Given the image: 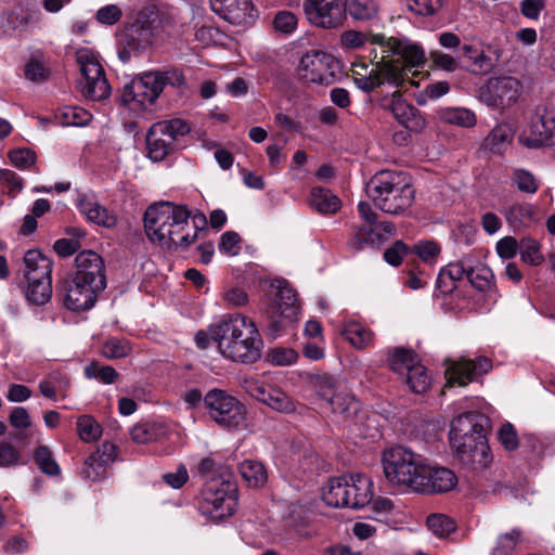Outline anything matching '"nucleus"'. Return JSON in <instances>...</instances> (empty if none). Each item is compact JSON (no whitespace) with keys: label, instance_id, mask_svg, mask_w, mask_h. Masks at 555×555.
I'll list each match as a JSON object with an SVG mask.
<instances>
[{"label":"nucleus","instance_id":"obj_1","mask_svg":"<svg viewBox=\"0 0 555 555\" xmlns=\"http://www.w3.org/2000/svg\"><path fill=\"white\" fill-rule=\"evenodd\" d=\"M191 211L183 205L162 202L151 205L144 214V228L150 241L164 248H186L195 242L207 223L205 215L197 214L190 223Z\"/></svg>","mask_w":555,"mask_h":555},{"label":"nucleus","instance_id":"obj_2","mask_svg":"<svg viewBox=\"0 0 555 555\" xmlns=\"http://www.w3.org/2000/svg\"><path fill=\"white\" fill-rule=\"evenodd\" d=\"M210 331L212 340L224 358L240 363H254L260 359L262 339L249 318L231 314L212 324Z\"/></svg>","mask_w":555,"mask_h":555},{"label":"nucleus","instance_id":"obj_3","mask_svg":"<svg viewBox=\"0 0 555 555\" xmlns=\"http://www.w3.org/2000/svg\"><path fill=\"white\" fill-rule=\"evenodd\" d=\"M365 191L374 205L389 215L403 214L413 204L415 195L410 178L403 172L392 170L374 175Z\"/></svg>","mask_w":555,"mask_h":555},{"label":"nucleus","instance_id":"obj_4","mask_svg":"<svg viewBox=\"0 0 555 555\" xmlns=\"http://www.w3.org/2000/svg\"><path fill=\"white\" fill-rule=\"evenodd\" d=\"M383 470L388 485L398 490L423 489L425 463L421 455L403 447H395L383 454Z\"/></svg>","mask_w":555,"mask_h":555},{"label":"nucleus","instance_id":"obj_5","mask_svg":"<svg viewBox=\"0 0 555 555\" xmlns=\"http://www.w3.org/2000/svg\"><path fill=\"white\" fill-rule=\"evenodd\" d=\"M237 506V486L230 473L210 477L202 491L199 508L212 519L231 516Z\"/></svg>","mask_w":555,"mask_h":555},{"label":"nucleus","instance_id":"obj_6","mask_svg":"<svg viewBox=\"0 0 555 555\" xmlns=\"http://www.w3.org/2000/svg\"><path fill=\"white\" fill-rule=\"evenodd\" d=\"M25 296L35 305H44L52 296V260L31 249L24 256Z\"/></svg>","mask_w":555,"mask_h":555},{"label":"nucleus","instance_id":"obj_7","mask_svg":"<svg viewBox=\"0 0 555 555\" xmlns=\"http://www.w3.org/2000/svg\"><path fill=\"white\" fill-rule=\"evenodd\" d=\"M352 79L358 89L370 93L384 83L399 87L403 83V69L398 62L392 59L382 57L372 68L362 62L352 64Z\"/></svg>","mask_w":555,"mask_h":555},{"label":"nucleus","instance_id":"obj_8","mask_svg":"<svg viewBox=\"0 0 555 555\" xmlns=\"http://www.w3.org/2000/svg\"><path fill=\"white\" fill-rule=\"evenodd\" d=\"M168 82L166 74L144 73L124 87L121 102L133 112H142L155 103Z\"/></svg>","mask_w":555,"mask_h":555},{"label":"nucleus","instance_id":"obj_9","mask_svg":"<svg viewBox=\"0 0 555 555\" xmlns=\"http://www.w3.org/2000/svg\"><path fill=\"white\" fill-rule=\"evenodd\" d=\"M81 79L79 82L82 95L92 101L106 99L111 88L99 61V55L90 49L82 48L76 52Z\"/></svg>","mask_w":555,"mask_h":555},{"label":"nucleus","instance_id":"obj_10","mask_svg":"<svg viewBox=\"0 0 555 555\" xmlns=\"http://www.w3.org/2000/svg\"><path fill=\"white\" fill-rule=\"evenodd\" d=\"M204 404L209 416L220 426L238 429L245 426L244 405L222 389H211L204 396Z\"/></svg>","mask_w":555,"mask_h":555},{"label":"nucleus","instance_id":"obj_11","mask_svg":"<svg viewBox=\"0 0 555 555\" xmlns=\"http://www.w3.org/2000/svg\"><path fill=\"white\" fill-rule=\"evenodd\" d=\"M372 44L379 46L384 57L398 62L403 69V81L406 73L412 68L424 65L426 57L424 49L416 42L406 38H386L384 35H373L370 38Z\"/></svg>","mask_w":555,"mask_h":555},{"label":"nucleus","instance_id":"obj_12","mask_svg":"<svg viewBox=\"0 0 555 555\" xmlns=\"http://www.w3.org/2000/svg\"><path fill=\"white\" fill-rule=\"evenodd\" d=\"M339 69V62L333 54L312 50L301 56L297 74L305 82L330 86L336 81Z\"/></svg>","mask_w":555,"mask_h":555},{"label":"nucleus","instance_id":"obj_13","mask_svg":"<svg viewBox=\"0 0 555 555\" xmlns=\"http://www.w3.org/2000/svg\"><path fill=\"white\" fill-rule=\"evenodd\" d=\"M390 369L397 373L415 393L425 392L430 385V377L418 357L404 348H396L389 353Z\"/></svg>","mask_w":555,"mask_h":555},{"label":"nucleus","instance_id":"obj_14","mask_svg":"<svg viewBox=\"0 0 555 555\" xmlns=\"http://www.w3.org/2000/svg\"><path fill=\"white\" fill-rule=\"evenodd\" d=\"M189 131V125L179 118L155 122L146 134L147 156L153 162H162L171 151L177 138Z\"/></svg>","mask_w":555,"mask_h":555},{"label":"nucleus","instance_id":"obj_15","mask_svg":"<svg viewBox=\"0 0 555 555\" xmlns=\"http://www.w3.org/2000/svg\"><path fill=\"white\" fill-rule=\"evenodd\" d=\"M522 92V83L513 76L491 77L479 89V99L488 106L505 108L515 104Z\"/></svg>","mask_w":555,"mask_h":555},{"label":"nucleus","instance_id":"obj_16","mask_svg":"<svg viewBox=\"0 0 555 555\" xmlns=\"http://www.w3.org/2000/svg\"><path fill=\"white\" fill-rule=\"evenodd\" d=\"M302 9L312 25L325 29L338 27L345 17V0H306Z\"/></svg>","mask_w":555,"mask_h":555},{"label":"nucleus","instance_id":"obj_17","mask_svg":"<svg viewBox=\"0 0 555 555\" xmlns=\"http://www.w3.org/2000/svg\"><path fill=\"white\" fill-rule=\"evenodd\" d=\"M555 118L537 114L520 129L518 142L528 150H538L553 143Z\"/></svg>","mask_w":555,"mask_h":555},{"label":"nucleus","instance_id":"obj_18","mask_svg":"<svg viewBox=\"0 0 555 555\" xmlns=\"http://www.w3.org/2000/svg\"><path fill=\"white\" fill-rule=\"evenodd\" d=\"M492 369V361L487 357H478L475 360L461 358L449 361L446 374L448 384L453 386H466L479 376L487 374Z\"/></svg>","mask_w":555,"mask_h":555},{"label":"nucleus","instance_id":"obj_19","mask_svg":"<svg viewBox=\"0 0 555 555\" xmlns=\"http://www.w3.org/2000/svg\"><path fill=\"white\" fill-rule=\"evenodd\" d=\"M72 278L82 283L88 282L93 287L103 291L106 287L104 260L95 251H80L75 258Z\"/></svg>","mask_w":555,"mask_h":555},{"label":"nucleus","instance_id":"obj_20","mask_svg":"<svg viewBox=\"0 0 555 555\" xmlns=\"http://www.w3.org/2000/svg\"><path fill=\"white\" fill-rule=\"evenodd\" d=\"M245 389L251 397L272 410L281 413H292L296 410L295 401L281 388L249 378L245 380Z\"/></svg>","mask_w":555,"mask_h":555},{"label":"nucleus","instance_id":"obj_21","mask_svg":"<svg viewBox=\"0 0 555 555\" xmlns=\"http://www.w3.org/2000/svg\"><path fill=\"white\" fill-rule=\"evenodd\" d=\"M487 418L477 412H467L459 415L451 423L450 441L454 449L460 444L475 442L478 436L485 435Z\"/></svg>","mask_w":555,"mask_h":555},{"label":"nucleus","instance_id":"obj_22","mask_svg":"<svg viewBox=\"0 0 555 555\" xmlns=\"http://www.w3.org/2000/svg\"><path fill=\"white\" fill-rule=\"evenodd\" d=\"M299 310L295 292L287 285L279 287L271 307V323L269 334L275 337L284 326V321H292Z\"/></svg>","mask_w":555,"mask_h":555},{"label":"nucleus","instance_id":"obj_23","mask_svg":"<svg viewBox=\"0 0 555 555\" xmlns=\"http://www.w3.org/2000/svg\"><path fill=\"white\" fill-rule=\"evenodd\" d=\"M395 224L388 221L377 222L372 225H358L353 228V233L348 242L350 249L359 251L365 246H379L390 236L395 235Z\"/></svg>","mask_w":555,"mask_h":555},{"label":"nucleus","instance_id":"obj_24","mask_svg":"<svg viewBox=\"0 0 555 555\" xmlns=\"http://www.w3.org/2000/svg\"><path fill=\"white\" fill-rule=\"evenodd\" d=\"M101 291L88 282L82 283L70 278L65 282L63 289L64 306L73 311L88 310L94 306L96 294Z\"/></svg>","mask_w":555,"mask_h":555},{"label":"nucleus","instance_id":"obj_25","mask_svg":"<svg viewBox=\"0 0 555 555\" xmlns=\"http://www.w3.org/2000/svg\"><path fill=\"white\" fill-rule=\"evenodd\" d=\"M211 10L233 25L254 22V7L250 0H209Z\"/></svg>","mask_w":555,"mask_h":555},{"label":"nucleus","instance_id":"obj_26","mask_svg":"<svg viewBox=\"0 0 555 555\" xmlns=\"http://www.w3.org/2000/svg\"><path fill=\"white\" fill-rule=\"evenodd\" d=\"M455 450L462 463L474 470L485 469L492 462L486 436H478L475 442L462 443Z\"/></svg>","mask_w":555,"mask_h":555},{"label":"nucleus","instance_id":"obj_27","mask_svg":"<svg viewBox=\"0 0 555 555\" xmlns=\"http://www.w3.org/2000/svg\"><path fill=\"white\" fill-rule=\"evenodd\" d=\"M351 508H362L373 499V481L363 474L345 475Z\"/></svg>","mask_w":555,"mask_h":555},{"label":"nucleus","instance_id":"obj_28","mask_svg":"<svg viewBox=\"0 0 555 555\" xmlns=\"http://www.w3.org/2000/svg\"><path fill=\"white\" fill-rule=\"evenodd\" d=\"M389 108L393 117L410 131L417 132L423 129L425 121L418 111L395 92L391 95Z\"/></svg>","mask_w":555,"mask_h":555},{"label":"nucleus","instance_id":"obj_29","mask_svg":"<svg viewBox=\"0 0 555 555\" xmlns=\"http://www.w3.org/2000/svg\"><path fill=\"white\" fill-rule=\"evenodd\" d=\"M77 207L89 221L98 225L113 228L117 223L116 217L100 205L91 194H80L77 199Z\"/></svg>","mask_w":555,"mask_h":555},{"label":"nucleus","instance_id":"obj_30","mask_svg":"<svg viewBox=\"0 0 555 555\" xmlns=\"http://www.w3.org/2000/svg\"><path fill=\"white\" fill-rule=\"evenodd\" d=\"M424 486L416 492H447L452 490L457 481L455 474L444 467H430L425 465Z\"/></svg>","mask_w":555,"mask_h":555},{"label":"nucleus","instance_id":"obj_31","mask_svg":"<svg viewBox=\"0 0 555 555\" xmlns=\"http://www.w3.org/2000/svg\"><path fill=\"white\" fill-rule=\"evenodd\" d=\"M152 33L133 22L118 35V42L124 47V50L119 52L120 57L128 59L130 52L145 48L152 42Z\"/></svg>","mask_w":555,"mask_h":555},{"label":"nucleus","instance_id":"obj_32","mask_svg":"<svg viewBox=\"0 0 555 555\" xmlns=\"http://www.w3.org/2000/svg\"><path fill=\"white\" fill-rule=\"evenodd\" d=\"M467 279L475 289L485 293L488 309L496 302L499 295L494 275L488 267L480 264L470 268Z\"/></svg>","mask_w":555,"mask_h":555},{"label":"nucleus","instance_id":"obj_33","mask_svg":"<svg viewBox=\"0 0 555 555\" xmlns=\"http://www.w3.org/2000/svg\"><path fill=\"white\" fill-rule=\"evenodd\" d=\"M506 220L516 230L528 229L535 224L539 217V209L530 203L513 204L506 211Z\"/></svg>","mask_w":555,"mask_h":555},{"label":"nucleus","instance_id":"obj_34","mask_svg":"<svg viewBox=\"0 0 555 555\" xmlns=\"http://www.w3.org/2000/svg\"><path fill=\"white\" fill-rule=\"evenodd\" d=\"M513 141V131L509 125H496L482 142V149L493 155H502Z\"/></svg>","mask_w":555,"mask_h":555},{"label":"nucleus","instance_id":"obj_35","mask_svg":"<svg viewBox=\"0 0 555 555\" xmlns=\"http://www.w3.org/2000/svg\"><path fill=\"white\" fill-rule=\"evenodd\" d=\"M322 500L332 507H349L345 476L327 481L322 490Z\"/></svg>","mask_w":555,"mask_h":555},{"label":"nucleus","instance_id":"obj_36","mask_svg":"<svg viewBox=\"0 0 555 555\" xmlns=\"http://www.w3.org/2000/svg\"><path fill=\"white\" fill-rule=\"evenodd\" d=\"M38 23V12L21 4L14 5L7 15L8 27L18 33H23Z\"/></svg>","mask_w":555,"mask_h":555},{"label":"nucleus","instance_id":"obj_37","mask_svg":"<svg viewBox=\"0 0 555 555\" xmlns=\"http://www.w3.org/2000/svg\"><path fill=\"white\" fill-rule=\"evenodd\" d=\"M470 267L466 266L465 259L456 262H451L442 268L437 278V287L442 292L448 293L454 289V282L467 276Z\"/></svg>","mask_w":555,"mask_h":555},{"label":"nucleus","instance_id":"obj_38","mask_svg":"<svg viewBox=\"0 0 555 555\" xmlns=\"http://www.w3.org/2000/svg\"><path fill=\"white\" fill-rule=\"evenodd\" d=\"M310 204L320 214H335L340 208V199L330 190L314 186L310 192Z\"/></svg>","mask_w":555,"mask_h":555},{"label":"nucleus","instance_id":"obj_39","mask_svg":"<svg viewBox=\"0 0 555 555\" xmlns=\"http://www.w3.org/2000/svg\"><path fill=\"white\" fill-rule=\"evenodd\" d=\"M340 333L357 349L366 348L373 341V333L356 321L346 322Z\"/></svg>","mask_w":555,"mask_h":555},{"label":"nucleus","instance_id":"obj_40","mask_svg":"<svg viewBox=\"0 0 555 555\" xmlns=\"http://www.w3.org/2000/svg\"><path fill=\"white\" fill-rule=\"evenodd\" d=\"M54 116L61 126L82 127L92 119V115L85 108L69 105L57 108Z\"/></svg>","mask_w":555,"mask_h":555},{"label":"nucleus","instance_id":"obj_41","mask_svg":"<svg viewBox=\"0 0 555 555\" xmlns=\"http://www.w3.org/2000/svg\"><path fill=\"white\" fill-rule=\"evenodd\" d=\"M328 405L333 413L339 414L347 420L357 417L361 409V403L345 390L337 392Z\"/></svg>","mask_w":555,"mask_h":555},{"label":"nucleus","instance_id":"obj_42","mask_svg":"<svg viewBox=\"0 0 555 555\" xmlns=\"http://www.w3.org/2000/svg\"><path fill=\"white\" fill-rule=\"evenodd\" d=\"M438 118L444 122L459 127L470 128L476 124L475 114L463 107H444L438 111Z\"/></svg>","mask_w":555,"mask_h":555},{"label":"nucleus","instance_id":"obj_43","mask_svg":"<svg viewBox=\"0 0 555 555\" xmlns=\"http://www.w3.org/2000/svg\"><path fill=\"white\" fill-rule=\"evenodd\" d=\"M166 434L163 424L146 422L137 424L130 431L131 438L138 443H150L158 440Z\"/></svg>","mask_w":555,"mask_h":555},{"label":"nucleus","instance_id":"obj_44","mask_svg":"<svg viewBox=\"0 0 555 555\" xmlns=\"http://www.w3.org/2000/svg\"><path fill=\"white\" fill-rule=\"evenodd\" d=\"M358 21L374 18L378 13V4L375 0H345V13Z\"/></svg>","mask_w":555,"mask_h":555},{"label":"nucleus","instance_id":"obj_45","mask_svg":"<svg viewBox=\"0 0 555 555\" xmlns=\"http://www.w3.org/2000/svg\"><path fill=\"white\" fill-rule=\"evenodd\" d=\"M240 473L244 480L254 488L262 487L268 479L264 466L257 461L247 460L240 465Z\"/></svg>","mask_w":555,"mask_h":555},{"label":"nucleus","instance_id":"obj_46","mask_svg":"<svg viewBox=\"0 0 555 555\" xmlns=\"http://www.w3.org/2000/svg\"><path fill=\"white\" fill-rule=\"evenodd\" d=\"M522 542L524 537L519 529H513L509 532L502 533L498 537L491 555H513Z\"/></svg>","mask_w":555,"mask_h":555},{"label":"nucleus","instance_id":"obj_47","mask_svg":"<svg viewBox=\"0 0 555 555\" xmlns=\"http://www.w3.org/2000/svg\"><path fill=\"white\" fill-rule=\"evenodd\" d=\"M518 251L520 259L532 267H538L544 261V256L541 253V244L533 237H522L519 241Z\"/></svg>","mask_w":555,"mask_h":555},{"label":"nucleus","instance_id":"obj_48","mask_svg":"<svg viewBox=\"0 0 555 555\" xmlns=\"http://www.w3.org/2000/svg\"><path fill=\"white\" fill-rule=\"evenodd\" d=\"M134 22L143 26L149 33H152V38L157 36L160 30L165 28L164 18L158 11L153 9L142 10Z\"/></svg>","mask_w":555,"mask_h":555},{"label":"nucleus","instance_id":"obj_49","mask_svg":"<svg viewBox=\"0 0 555 555\" xmlns=\"http://www.w3.org/2000/svg\"><path fill=\"white\" fill-rule=\"evenodd\" d=\"M77 433L85 442L98 440L102 435L100 424L90 415H82L77 420Z\"/></svg>","mask_w":555,"mask_h":555},{"label":"nucleus","instance_id":"obj_50","mask_svg":"<svg viewBox=\"0 0 555 555\" xmlns=\"http://www.w3.org/2000/svg\"><path fill=\"white\" fill-rule=\"evenodd\" d=\"M35 462L43 474L57 476L61 473L53 452L46 446H39L35 451Z\"/></svg>","mask_w":555,"mask_h":555},{"label":"nucleus","instance_id":"obj_51","mask_svg":"<svg viewBox=\"0 0 555 555\" xmlns=\"http://www.w3.org/2000/svg\"><path fill=\"white\" fill-rule=\"evenodd\" d=\"M512 181L518 191L527 194H534L540 188V183L535 176L526 169L516 168L512 173Z\"/></svg>","mask_w":555,"mask_h":555},{"label":"nucleus","instance_id":"obj_52","mask_svg":"<svg viewBox=\"0 0 555 555\" xmlns=\"http://www.w3.org/2000/svg\"><path fill=\"white\" fill-rule=\"evenodd\" d=\"M462 52L464 56L472 62L473 72L487 74L491 70V60L483 53V51L478 50L473 46L465 44L462 47Z\"/></svg>","mask_w":555,"mask_h":555},{"label":"nucleus","instance_id":"obj_53","mask_svg":"<svg viewBox=\"0 0 555 555\" xmlns=\"http://www.w3.org/2000/svg\"><path fill=\"white\" fill-rule=\"evenodd\" d=\"M428 529L437 537L444 538L455 530V522L444 514H431L427 517Z\"/></svg>","mask_w":555,"mask_h":555},{"label":"nucleus","instance_id":"obj_54","mask_svg":"<svg viewBox=\"0 0 555 555\" xmlns=\"http://www.w3.org/2000/svg\"><path fill=\"white\" fill-rule=\"evenodd\" d=\"M85 376L89 379H99L103 384H113L119 376L117 371L109 365H99L98 363H90L83 369Z\"/></svg>","mask_w":555,"mask_h":555},{"label":"nucleus","instance_id":"obj_55","mask_svg":"<svg viewBox=\"0 0 555 555\" xmlns=\"http://www.w3.org/2000/svg\"><path fill=\"white\" fill-rule=\"evenodd\" d=\"M412 253L423 262L434 264L441 253V247L435 241H420L413 245Z\"/></svg>","mask_w":555,"mask_h":555},{"label":"nucleus","instance_id":"obj_56","mask_svg":"<svg viewBox=\"0 0 555 555\" xmlns=\"http://www.w3.org/2000/svg\"><path fill=\"white\" fill-rule=\"evenodd\" d=\"M131 352V345L124 338H111L102 346V354L107 359L125 358Z\"/></svg>","mask_w":555,"mask_h":555},{"label":"nucleus","instance_id":"obj_57","mask_svg":"<svg viewBox=\"0 0 555 555\" xmlns=\"http://www.w3.org/2000/svg\"><path fill=\"white\" fill-rule=\"evenodd\" d=\"M318 395L328 404L337 395L343 391L341 384L333 376H323L315 383Z\"/></svg>","mask_w":555,"mask_h":555},{"label":"nucleus","instance_id":"obj_58","mask_svg":"<svg viewBox=\"0 0 555 555\" xmlns=\"http://www.w3.org/2000/svg\"><path fill=\"white\" fill-rule=\"evenodd\" d=\"M0 186L3 192L14 197L22 191L23 180L16 172L2 169L0 170Z\"/></svg>","mask_w":555,"mask_h":555},{"label":"nucleus","instance_id":"obj_59","mask_svg":"<svg viewBox=\"0 0 555 555\" xmlns=\"http://www.w3.org/2000/svg\"><path fill=\"white\" fill-rule=\"evenodd\" d=\"M124 15L122 9L117 4H106L95 12V21L103 26L117 24Z\"/></svg>","mask_w":555,"mask_h":555},{"label":"nucleus","instance_id":"obj_60","mask_svg":"<svg viewBox=\"0 0 555 555\" xmlns=\"http://www.w3.org/2000/svg\"><path fill=\"white\" fill-rule=\"evenodd\" d=\"M371 511L373 513L372 519L387 524L389 517L393 514L395 505L387 498H377L373 501Z\"/></svg>","mask_w":555,"mask_h":555},{"label":"nucleus","instance_id":"obj_61","mask_svg":"<svg viewBox=\"0 0 555 555\" xmlns=\"http://www.w3.org/2000/svg\"><path fill=\"white\" fill-rule=\"evenodd\" d=\"M369 41L367 36L359 30L349 29L344 31L339 38V44L345 50L362 48Z\"/></svg>","mask_w":555,"mask_h":555},{"label":"nucleus","instance_id":"obj_62","mask_svg":"<svg viewBox=\"0 0 555 555\" xmlns=\"http://www.w3.org/2000/svg\"><path fill=\"white\" fill-rule=\"evenodd\" d=\"M297 16L289 11H280L275 14L273 25L275 30L283 34H292L297 28Z\"/></svg>","mask_w":555,"mask_h":555},{"label":"nucleus","instance_id":"obj_63","mask_svg":"<svg viewBox=\"0 0 555 555\" xmlns=\"http://www.w3.org/2000/svg\"><path fill=\"white\" fill-rule=\"evenodd\" d=\"M21 460V452L11 442H0V467L15 466Z\"/></svg>","mask_w":555,"mask_h":555},{"label":"nucleus","instance_id":"obj_64","mask_svg":"<svg viewBox=\"0 0 555 555\" xmlns=\"http://www.w3.org/2000/svg\"><path fill=\"white\" fill-rule=\"evenodd\" d=\"M117 448L115 444L109 442H103L98 450L92 453L89 457L98 461L103 467H107L116 460Z\"/></svg>","mask_w":555,"mask_h":555}]
</instances>
